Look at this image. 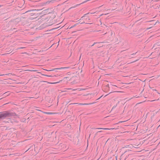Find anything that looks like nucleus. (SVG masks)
<instances>
[{"instance_id":"nucleus-1","label":"nucleus","mask_w":160,"mask_h":160,"mask_svg":"<svg viewBox=\"0 0 160 160\" xmlns=\"http://www.w3.org/2000/svg\"><path fill=\"white\" fill-rule=\"evenodd\" d=\"M10 113L8 112H5L0 113V119H4L6 117L10 116Z\"/></svg>"},{"instance_id":"nucleus-2","label":"nucleus","mask_w":160,"mask_h":160,"mask_svg":"<svg viewBox=\"0 0 160 160\" xmlns=\"http://www.w3.org/2000/svg\"><path fill=\"white\" fill-rule=\"evenodd\" d=\"M97 129H102V130H110V129H113V128H96Z\"/></svg>"},{"instance_id":"nucleus-3","label":"nucleus","mask_w":160,"mask_h":160,"mask_svg":"<svg viewBox=\"0 0 160 160\" xmlns=\"http://www.w3.org/2000/svg\"><path fill=\"white\" fill-rule=\"evenodd\" d=\"M45 113L47 114H52V112H45Z\"/></svg>"},{"instance_id":"nucleus-4","label":"nucleus","mask_w":160,"mask_h":160,"mask_svg":"<svg viewBox=\"0 0 160 160\" xmlns=\"http://www.w3.org/2000/svg\"><path fill=\"white\" fill-rule=\"evenodd\" d=\"M89 104H87V103H79V104L80 105H88Z\"/></svg>"},{"instance_id":"nucleus-5","label":"nucleus","mask_w":160,"mask_h":160,"mask_svg":"<svg viewBox=\"0 0 160 160\" xmlns=\"http://www.w3.org/2000/svg\"><path fill=\"white\" fill-rule=\"evenodd\" d=\"M54 69H52V70H47L48 71H53L54 70Z\"/></svg>"},{"instance_id":"nucleus-6","label":"nucleus","mask_w":160,"mask_h":160,"mask_svg":"<svg viewBox=\"0 0 160 160\" xmlns=\"http://www.w3.org/2000/svg\"><path fill=\"white\" fill-rule=\"evenodd\" d=\"M44 76H47V77H51V76H49L46 75H45Z\"/></svg>"},{"instance_id":"nucleus-7","label":"nucleus","mask_w":160,"mask_h":160,"mask_svg":"<svg viewBox=\"0 0 160 160\" xmlns=\"http://www.w3.org/2000/svg\"><path fill=\"white\" fill-rule=\"evenodd\" d=\"M57 83V82L50 83H51V84H54V83Z\"/></svg>"}]
</instances>
